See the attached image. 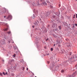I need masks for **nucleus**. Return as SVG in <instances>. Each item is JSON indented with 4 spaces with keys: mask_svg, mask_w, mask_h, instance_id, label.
I'll return each instance as SVG.
<instances>
[{
    "mask_svg": "<svg viewBox=\"0 0 77 77\" xmlns=\"http://www.w3.org/2000/svg\"><path fill=\"white\" fill-rule=\"evenodd\" d=\"M77 75V71L75 72L72 75V77H75Z\"/></svg>",
    "mask_w": 77,
    "mask_h": 77,
    "instance_id": "f257e3e1",
    "label": "nucleus"
},
{
    "mask_svg": "<svg viewBox=\"0 0 77 77\" xmlns=\"http://www.w3.org/2000/svg\"><path fill=\"white\" fill-rule=\"evenodd\" d=\"M12 16L11 15H8V17L7 18V19H8V18H10L11 19L12 18Z\"/></svg>",
    "mask_w": 77,
    "mask_h": 77,
    "instance_id": "f03ea898",
    "label": "nucleus"
},
{
    "mask_svg": "<svg viewBox=\"0 0 77 77\" xmlns=\"http://www.w3.org/2000/svg\"><path fill=\"white\" fill-rule=\"evenodd\" d=\"M12 62H13V61L12 60H10L9 61L8 63H9V64H12Z\"/></svg>",
    "mask_w": 77,
    "mask_h": 77,
    "instance_id": "7ed1b4c3",
    "label": "nucleus"
},
{
    "mask_svg": "<svg viewBox=\"0 0 77 77\" xmlns=\"http://www.w3.org/2000/svg\"><path fill=\"white\" fill-rule=\"evenodd\" d=\"M43 4L44 5H47V3H46V2H45V1H43Z\"/></svg>",
    "mask_w": 77,
    "mask_h": 77,
    "instance_id": "20e7f679",
    "label": "nucleus"
},
{
    "mask_svg": "<svg viewBox=\"0 0 77 77\" xmlns=\"http://www.w3.org/2000/svg\"><path fill=\"white\" fill-rule=\"evenodd\" d=\"M56 25V24H54L52 26V27L53 28H54L55 27V26Z\"/></svg>",
    "mask_w": 77,
    "mask_h": 77,
    "instance_id": "39448f33",
    "label": "nucleus"
},
{
    "mask_svg": "<svg viewBox=\"0 0 77 77\" xmlns=\"http://www.w3.org/2000/svg\"><path fill=\"white\" fill-rule=\"evenodd\" d=\"M2 44H5V40H4V41L2 42Z\"/></svg>",
    "mask_w": 77,
    "mask_h": 77,
    "instance_id": "423d86ee",
    "label": "nucleus"
},
{
    "mask_svg": "<svg viewBox=\"0 0 77 77\" xmlns=\"http://www.w3.org/2000/svg\"><path fill=\"white\" fill-rule=\"evenodd\" d=\"M8 30V28H7L5 29H4V30H5V31H7V30Z\"/></svg>",
    "mask_w": 77,
    "mask_h": 77,
    "instance_id": "0eeeda50",
    "label": "nucleus"
},
{
    "mask_svg": "<svg viewBox=\"0 0 77 77\" xmlns=\"http://www.w3.org/2000/svg\"><path fill=\"white\" fill-rule=\"evenodd\" d=\"M4 11H5V12H6V11L7 12H8V10H7L5 9L4 10Z\"/></svg>",
    "mask_w": 77,
    "mask_h": 77,
    "instance_id": "6e6552de",
    "label": "nucleus"
},
{
    "mask_svg": "<svg viewBox=\"0 0 77 77\" xmlns=\"http://www.w3.org/2000/svg\"><path fill=\"white\" fill-rule=\"evenodd\" d=\"M11 76H14V74L13 73H11Z\"/></svg>",
    "mask_w": 77,
    "mask_h": 77,
    "instance_id": "1a4fd4ad",
    "label": "nucleus"
},
{
    "mask_svg": "<svg viewBox=\"0 0 77 77\" xmlns=\"http://www.w3.org/2000/svg\"><path fill=\"white\" fill-rule=\"evenodd\" d=\"M58 28L60 30L61 29V26H59Z\"/></svg>",
    "mask_w": 77,
    "mask_h": 77,
    "instance_id": "9d476101",
    "label": "nucleus"
},
{
    "mask_svg": "<svg viewBox=\"0 0 77 77\" xmlns=\"http://www.w3.org/2000/svg\"><path fill=\"white\" fill-rule=\"evenodd\" d=\"M5 26H7V27H8V26H9V25L7 23V24H6Z\"/></svg>",
    "mask_w": 77,
    "mask_h": 77,
    "instance_id": "9b49d317",
    "label": "nucleus"
},
{
    "mask_svg": "<svg viewBox=\"0 0 77 77\" xmlns=\"http://www.w3.org/2000/svg\"><path fill=\"white\" fill-rule=\"evenodd\" d=\"M2 74H4V75H6V73L3 72Z\"/></svg>",
    "mask_w": 77,
    "mask_h": 77,
    "instance_id": "f8f14e48",
    "label": "nucleus"
},
{
    "mask_svg": "<svg viewBox=\"0 0 77 77\" xmlns=\"http://www.w3.org/2000/svg\"><path fill=\"white\" fill-rule=\"evenodd\" d=\"M0 75H1L2 76L3 75V74H2V73L0 72Z\"/></svg>",
    "mask_w": 77,
    "mask_h": 77,
    "instance_id": "ddd939ff",
    "label": "nucleus"
},
{
    "mask_svg": "<svg viewBox=\"0 0 77 77\" xmlns=\"http://www.w3.org/2000/svg\"><path fill=\"white\" fill-rule=\"evenodd\" d=\"M51 51H53V48H51Z\"/></svg>",
    "mask_w": 77,
    "mask_h": 77,
    "instance_id": "4468645a",
    "label": "nucleus"
},
{
    "mask_svg": "<svg viewBox=\"0 0 77 77\" xmlns=\"http://www.w3.org/2000/svg\"><path fill=\"white\" fill-rule=\"evenodd\" d=\"M64 72V70H61V72Z\"/></svg>",
    "mask_w": 77,
    "mask_h": 77,
    "instance_id": "2eb2a0df",
    "label": "nucleus"
},
{
    "mask_svg": "<svg viewBox=\"0 0 77 77\" xmlns=\"http://www.w3.org/2000/svg\"><path fill=\"white\" fill-rule=\"evenodd\" d=\"M66 41H69V39L67 38L66 39Z\"/></svg>",
    "mask_w": 77,
    "mask_h": 77,
    "instance_id": "dca6fc26",
    "label": "nucleus"
},
{
    "mask_svg": "<svg viewBox=\"0 0 77 77\" xmlns=\"http://www.w3.org/2000/svg\"><path fill=\"white\" fill-rule=\"evenodd\" d=\"M35 26H37V25H38V24L37 23V22H36L35 23Z\"/></svg>",
    "mask_w": 77,
    "mask_h": 77,
    "instance_id": "f3484780",
    "label": "nucleus"
},
{
    "mask_svg": "<svg viewBox=\"0 0 77 77\" xmlns=\"http://www.w3.org/2000/svg\"><path fill=\"white\" fill-rule=\"evenodd\" d=\"M8 34L11 33V31H10L8 32Z\"/></svg>",
    "mask_w": 77,
    "mask_h": 77,
    "instance_id": "a211bd4d",
    "label": "nucleus"
},
{
    "mask_svg": "<svg viewBox=\"0 0 77 77\" xmlns=\"http://www.w3.org/2000/svg\"><path fill=\"white\" fill-rule=\"evenodd\" d=\"M47 63H50V61H47Z\"/></svg>",
    "mask_w": 77,
    "mask_h": 77,
    "instance_id": "6ab92c4d",
    "label": "nucleus"
},
{
    "mask_svg": "<svg viewBox=\"0 0 77 77\" xmlns=\"http://www.w3.org/2000/svg\"><path fill=\"white\" fill-rule=\"evenodd\" d=\"M13 57H15V54H14V55H13Z\"/></svg>",
    "mask_w": 77,
    "mask_h": 77,
    "instance_id": "aec40b11",
    "label": "nucleus"
},
{
    "mask_svg": "<svg viewBox=\"0 0 77 77\" xmlns=\"http://www.w3.org/2000/svg\"><path fill=\"white\" fill-rule=\"evenodd\" d=\"M50 7H51V8H53V6H50Z\"/></svg>",
    "mask_w": 77,
    "mask_h": 77,
    "instance_id": "412c9836",
    "label": "nucleus"
},
{
    "mask_svg": "<svg viewBox=\"0 0 77 77\" xmlns=\"http://www.w3.org/2000/svg\"><path fill=\"white\" fill-rule=\"evenodd\" d=\"M8 43H10V42H11V41H8Z\"/></svg>",
    "mask_w": 77,
    "mask_h": 77,
    "instance_id": "4be33fe9",
    "label": "nucleus"
},
{
    "mask_svg": "<svg viewBox=\"0 0 77 77\" xmlns=\"http://www.w3.org/2000/svg\"><path fill=\"white\" fill-rule=\"evenodd\" d=\"M58 30V29H57V28L56 29H55V30H56V31H57V30Z\"/></svg>",
    "mask_w": 77,
    "mask_h": 77,
    "instance_id": "5701e85b",
    "label": "nucleus"
},
{
    "mask_svg": "<svg viewBox=\"0 0 77 77\" xmlns=\"http://www.w3.org/2000/svg\"><path fill=\"white\" fill-rule=\"evenodd\" d=\"M48 38H47V39H46V41H48Z\"/></svg>",
    "mask_w": 77,
    "mask_h": 77,
    "instance_id": "b1692460",
    "label": "nucleus"
},
{
    "mask_svg": "<svg viewBox=\"0 0 77 77\" xmlns=\"http://www.w3.org/2000/svg\"><path fill=\"white\" fill-rule=\"evenodd\" d=\"M47 3H50V2L48 1H47Z\"/></svg>",
    "mask_w": 77,
    "mask_h": 77,
    "instance_id": "393cba45",
    "label": "nucleus"
},
{
    "mask_svg": "<svg viewBox=\"0 0 77 77\" xmlns=\"http://www.w3.org/2000/svg\"><path fill=\"white\" fill-rule=\"evenodd\" d=\"M73 16H74V17H73V18H75V15H73Z\"/></svg>",
    "mask_w": 77,
    "mask_h": 77,
    "instance_id": "a878e982",
    "label": "nucleus"
},
{
    "mask_svg": "<svg viewBox=\"0 0 77 77\" xmlns=\"http://www.w3.org/2000/svg\"><path fill=\"white\" fill-rule=\"evenodd\" d=\"M58 47H60V45H58Z\"/></svg>",
    "mask_w": 77,
    "mask_h": 77,
    "instance_id": "bb28decb",
    "label": "nucleus"
},
{
    "mask_svg": "<svg viewBox=\"0 0 77 77\" xmlns=\"http://www.w3.org/2000/svg\"><path fill=\"white\" fill-rule=\"evenodd\" d=\"M75 58H77V56H76V55H75Z\"/></svg>",
    "mask_w": 77,
    "mask_h": 77,
    "instance_id": "cd10ccee",
    "label": "nucleus"
},
{
    "mask_svg": "<svg viewBox=\"0 0 77 77\" xmlns=\"http://www.w3.org/2000/svg\"><path fill=\"white\" fill-rule=\"evenodd\" d=\"M69 54L70 55H71V53H70Z\"/></svg>",
    "mask_w": 77,
    "mask_h": 77,
    "instance_id": "c85d7f7f",
    "label": "nucleus"
},
{
    "mask_svg": "<svg viewBox=\"0 0 77 77\" xmlns=\"http://www.w3.org/2000/svg\"><path fill=\"white\" fill-rule=\"evenodd\" d=\"M26 70H27V71H28V68H27V69H26Z\"/></svg>",
    "mask_w": 77,
    "mask_h": 77,
    "instance_id": "c756f323",
    "label": "nucleus"
},
{
    "mask_svg": "<svg viewBox=\"0 0 77 77\" xmlns=\"http://www.w3.org/2000/svg\"><path fill=\"white\" fill-rule=\"evenodd\" d=\"M6 74H8V72H6V73H5V75Z\"/></svg>",
    "mask_w": 77,
    "mask_h": 77,
    "instance_id": "7c9ffc66",
    "label": "nucleus"
},
{
    "mask_svg": "<svg viewBox=\"0 0 77 77\" xmlns=\"http://www.w3.org/2000/svg\"><path fill=\"white\" fill-rule=\"evenodd\" d=\"M75 26H77V24H75Z\"/></svg>",
    "mask_w": 77,
    "mask_h": 77,
    "instance_id": "2f4dec72",
    "label": "nucleus"
},
{
    "mask_svg": "<svg viewBox=\"0 0 77 77\" xmlns=\"http://www.w3.org/2000/svg\"><path fill=\"white\" fill-rule=\"evenodd\" d=\"M33 28H34V26H32Z\"/></svg>",
    "mask_w": 77,
    "mask_h": 77,
    "instance_id": "473e14b6",
    "label": "nucleus"
},
{
    "mask_svg": "<svg viewBox=\"0 0 77 77\" xmlns=\"http://www.w3.org/2000/svg\"><path fill=\"white\" fill-rule=\"evenodd\" d=\"M4 18H6V16H4Z\"/></svg>",
    "mask_w": 77,
    "mask_h": 77,
    "instance_id": "72a5a7b5",
    "label": "nucleus"
},
{
    "mask_svg": "<svg viewBox=\"0 0 77 77\" xmlns=\"http://www.w3.org/2000/svg\"><path fill=\"white\" fill-rule=\"evenodd\" d=\"M60 5L59 4V6L60 7Z\"/></svg>",
    "mask_w": 77,
    "mask_h": 77,
    "instance_id": "f704fd0d",
    "label": "nucleus"
},
{
    "mask_svg": "<svg viewBox=\"0 0 77 77\" xmlns=\"http://www.w3.org/2000/svg\"><path fill=\"white\" fill-rule=\"evenodd\" d=\"M23 69H25V68L24 67H23Z\"/></svg>",
    "mask_w": 77,
    "mask_h": 77,
    "instance_id": "c9c22d12",
    "label": "nucleus"
},
{
    "mask_svg": "<svg viewBox=\"0 0 77 77\" xmlns=\"http://www.w3.org/2000/svg\"><path fill=\"white\" fill-rule=\"evenodd\" d=\"M54 46H55V44H54Z\"/></svg>",
    "mask_w": 77,
    "mask_h": 77,
    "instance_id": "e433bc0d",
    "label": "nucleus"
},
{
    "mask_svg": "<svg viewBox=\"0 0 77 77\" xmlns=\"http://www.w3.org/2000/svg\"><path fill=\"white\" fill-rule=\"evenodd\" d=\"M33 17H35V16L34 15V16H33Z\"/></svg>",
    "mask_w": 77,
    "mask_h": 77,
    "instance_id": "4c0bfd02",
    "label": "nucleus"
},
{
    "mask_svg": "<svg viewBox=\"0 0 77 77\" xmlns=\"http://www.w3.org/2000/svg\"><path fill=\"white\" fill-rule=\"evenodd\" d=\"M22 70H23V71H24V69H22Z\"/></svg>",
    "mask_w": 77,
    "mask_h": 77,
    "instance_id": "58836bf2",
    "label": "nucleus"
},
{
    "mask_svg": "<svg viewBox=\"0 0 77 77\" xmlns=\"http://www.w3.org/2000/svg\"><path fill=\"white\" fill-rule=\"evenodd\" d=\"M76 16H77V14H76Z\"/></svg>",
    "mask_w": 77,
    "mask_h": 77,
    "instance_id": "ea45409f",
    "label": "nucleus"
},
{
    "mask_svg": "<svg viewBox=\"0 0 77 77\" xmlns=\"http://www.w3.org/2000/svg\"><path fill=\"white\" fill-rule=\"evenodd\" d=\"M76 18H77V16H76Z\"/></svg>",
    "mask_w": 77,
    "mask_h": 77,
    "instance_id": "a19ab883",
    "label": "nucleus"
},
{
    "mask_svg": "<svg viewBox=\"0 0 77 77\" xmlns=\"http://www.w3.org/2000/svg\"><path fill=\"white\" fill-rule=\"evenodd\" d=\"M49 54H48V55Z\"/></svg>",
    "mask_w": 77,
    "mask_h": 77,
    "instance_id": "79ce46f5",
    "label": "nucleus"
},
{
    "mask_svg": "<svg viewBox=\"0 0 77 77\" xmlns=\"http://www.w3.org/2000/svg\"><path fill=\"white\" fill-rule=\"evenodd\" d=\"M14 42H13V43H14Z\"/></svg>",
    "mask_w": 77,
    "mask_h": 77,
    "instance_id": "37998d69",
    "label": "nucleus"
},
{
    "mask_svg": "<svg viewBox=\"0 0 77 77\" xmlns=\"http://www.w3.org/2000/svg\"><path fill=\"white\" fill-rule=\"evenodd\" d=\"M45 48L46 49V48Z\"/></svg>",
    "mask_w": 77,
    "mask_h": 77,
    "instance_id": "c03bdc74",
    "label": "nucleus"
},
{
    "mask_svg": "<svg viewBox=\"0 0 77 77\" xmlns=\"http://www.w3.org/2000/svg\"><path fill=\"white\" fill-rule=\"evenodd\" d=\"M76 1H77V0H76Z\"/></svg>",
    "mask_w": 77,
    "mask_h": 77,
    "instance_id": "a18cd8bd",
    "label": "nucleus"
},
{
    "mask_svg": "<svg viewBox=\"0 0 77 77\" xmlns=\"http://www.w3.org/2000/svg\"><path fill=\"white\" fill-rule=\"evenodd\" d=\"M37 12H38V11H37Z\"/></svg>",
    "mask_w": 77,
    "mask_h": 77,
    "instance_id": "49530a36",
    "label": "nucleus"
},
{
    "mask_svg": "<svg viewBox=\"0 0 77 77\" xmlns=\"http://www.w3.org/2000/svg\"><path fill=\"white\" fill-rule=\"evenodd\" d=\"M4 13H5V12H4Z\"/></svg>",
    "mask_w": 77,
    "mask_h": 77,
    "instance_id": "de8ad7c7",
    "label": "nucleus"
},
{
    "mask_svg": "<svg viewBox=\"0 0 77 77\" xmlns=\"http://www.w3.org/2000/svg\"><path fill=\"white\" fill-rule=\"evenodd\" d=\"M76 68H77V66Z\"/></svg>",
    "mask_w": 77,
    "mask_h": 77,
    "instance_id": "09e8293b",
    "label": "nucleus"
}]
</instances>
